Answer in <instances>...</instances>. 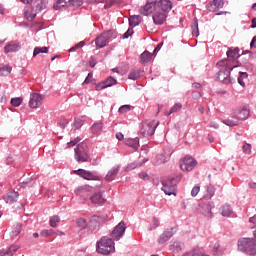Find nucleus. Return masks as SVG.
<instances>
[{"instance_id": "obj_1", "label": "nucleus", "mask_w": 256, "mask_h": 256, "mask_svg": "<svg viewBox=\"0 0 256 256\" xmlns=\"http://www.w3.org/2000/svg\"><path fill=\"white\" fill-rule=\"evenodd\" d=\"M250 110L247 107L237 108L232 112V117L227 118L223 121L225 125H228V127H235L236 125H239L241 121H245V119L249 118Z\"/></svg>"}, {"instance_id": "obj_2", "label": "nucleus", "mask_w": 256, "mask_h": 256, "mask_svg": "<svg viewBox=\"0 0 256 256\" xmlns=\"http://www.w3.org/2000/svg\"><path fill=\"white\" fill-rule=\"evenodd\" d=\"M96 251L100 255H109L110 253L115 252V242L113 239L103 236L98 242L96 246Z\"/></svg>"}, {"instance_id": "obj_3", "label": "nucleus", "mask_w": 256, "mask_h": 256, "mask_svg": "<svg viewBox=\"0 0 256 256\" xmlns=\"http://www.w3.org/2000/svg\"><path fill=\"white\" fill-rule=\"evenodd\" d=\"M238 251L247 253L248 255H255L256 240L251 238H242L238 241Z\"/></svg>"}, {"instance_id": "obj_4", "label": "nucleus", "mask_w": 256, "mask_h": 256, "mask_svg": "<svg viewBox=\"0 0 256 256\" xmlns=\"http://www.w3.org/2000/svg\"><path fill=\"white\" fill-rule=\"evenodd\" d=\"M179 181H181V177L179 176L167 178L163 182L162 191L169 196L177 195V183H179Z\"/></svg>"}, {"instance_id": "obj_5", "label": "nucleus", "mask_w": 256, "mask_h": 256, "mask_svg": "<svg viewBox=\"0 0 256 256\" xmlns=\"http://www.w3.org/2000/svg\"><path fill=\"white\" fill-rule=\"evenodd\" d=\"M227 59L221 60L217 63V65H225L229 69H235L237 65H235V60L239 59V48L232 49L230 48L227 53Z\"/></svg>"}, {"instance_id": "obj_6", "label": "nucleus", "mask_w": 256, "mask_h": 256, "mask_svg": "<svg viewBox=\"0 0 256 256\" xmlns=\"http://www.w3.org/2000/svg\"><path fill=\"white\" fill-rule=\"evenodd\" d=\"M74 157L78 163H87L89 161V147H87L86 143H80L74 149Z\"/></svg>"}, {"instance_id": "obj_7", "label": "nucleus", "mask_w": 256, "mask_h": 256, "mask_svg": "<svg viewBox=\"0 0 256 256\" xmlns=\"http://www.w3.org/2000/svg\"><path fill=\"white\" fill-rule=\"evenodd\" d=\"M158 125L159 121L155 120L143 122L140 129L141 135H143V137H151V135H154Z\"/></svg>"}, {"instance_id": "obj_8", "label": "nucleus", "mask_w": 256, "mask_h": 256, "mask_svg": "<svg viewBox=\"0 0 256 256\" xmlns=\"http://www.w3.org/2000/svg\"><path fill=\"white\" fill-rule=\"evenodd\" d=\"M218 67H220V71L218 72L217 79L225 85H229L231 83V71H233V68H229L226 65H218Z\"/></svg>"}, {"instance_id": "obj_9", "label": "nucleus", "mask_w": 256, "mask_h": 256, "mask_svg": "<svg viewBox=\"0 0 256 256\" xmlns=\"http://www.w3.org/2000/svg\"><path fill=\"white\" fill-rule=\"evenodd\" d=\"M113 39V31L109 30L102 33L95 39L96 45L99 49H103V47H107V44Z\"/></svg>"}, {"instance_id": "obj_10", "label": "nucleus", "mask_w": 256, "mask_h": 256, "mask_svg": "<svg viewBox=\"0 0 256 256\" xmlns=\"http://www.w3.org/2000/svg\"><path fill=\"white\" fill-rule=\"evenodd\" d=\"M197 166V161L191 156H185L180 162V169L183 171H193Z\"/></svg>"}, {"instance_id": "obj_11", "label": "nucleus", "mask_w": 256, "mask_h": 256, "mask_svg": "<svg viewBox=\"0 0 256 256\" xmlns=\"http://www.w3.org/2000/svg\"><path fill=\"white\" fill-rule=\"evenodd\" d=\"M171 9H173V2L171 0H156V11L169 13Z\"/></svg>"}, {"instance_id": "obj_12", "label": "nucleus", "mask_w": 256, "mask_h": 256, "mask_svg": "<svg viewBox=\"0 0 256 256\" xmlns=\"http://www.w3.org/2000/svg\"><path fill=\"white\" fill-rule=\"evenodd\" d=\"M125 222H120L112 231L111 237L114 241H119L123 235H125Z\"/></svg>"}, {"instance_id": "obj_13", "label": "nucleus", "mask_w": 256, "mask_h": 256, "mask_svg": "<svg viewBox=\"0 0 256 256\" xmlns=\"http://www.w3.org/2000/svg\"><path fill=\"white\" fill-rule=\"evenodd\" d=\"M43 103V96L39 93H32L30 94V101H29V107L31 109H39V107Z\"/></svg>"}, {"instance_id": "obj_14", "label": "nucleus", "mask_w": 256, "mask_h": 256, "mask_svg": "<svg viewBox=\"0 0 256 256\" xmlns=\"http://www.w3.org/2000/svg\"><path fill=\"white\" fill-rule=\"evenodd\" d=\"M153 11H157L156 1H148L143 7L140 8L141 15H151Z\"/></svg>"}, {"instance_id": "obj_15", "label": "nucleus", "mask_w": 256, "mask_h": 256, "mask_svg": "<svg viewBox=\"0 0 256 256\" xmlns=\"http://www.w3.org/2000/svg\"><path fill=\"white\" fill-rule=\"evenodd\" d=\"M74 174L86 179L87 181H97V176L95 174L84 169L74 170Z\"/></svg>"}, {"instance_id": "obj_16", "label": "nucleus", "mask_w": 256, "mask_h": 256, "mask_svg": "<svg viewBox=\"0 0 256 256\" xmlns=\"http://www.w3.org/2000/svg\"><path fill=\"white\" fill-rule=\"evenodd\" d=\"M76 195L82 197V199L87 200L91 197V188L89 186H82L75 190Z\"/></svg>"}, {"instance_id": "obj_17", "label": "nucleus", "mask_w": 256, "mask_h": 256, "mask_svg": "<svg viewBox=\"0 0 256 256\" xmlns=\"http://www.w3.org/2000/svg\"><path fill=\"white\" fill-rule=\"evenodd\" d=\"M21 51V43L12 41L4 47V53H17Z\"/></svg>"}, {"instance_id": "obj_18", "label": "nucleus", "mask_w": 256, "mask_h": 256, "mask_svg": "<svg viewBox=\"0 0 256 256\" xmlns=\"http://www.w3.org/2000/svg\"><path fill=\"white\" fill-rule=\"evenodd\" d=\"M39 13L33 6H28L24 9V17L27 21H33Z\"/></svg>"}, {"instance_id": "obj_19", "label": "nucleus", "mask_w": 256, "mask_h": 256, "mask_svg": "<svg viewBox=\"0 0 256 256\" xmlns=\"http://www.w3.org/2000/svg\"><path fill=\"white\" fill-rule=\"evenodd\" d=\"M167 19V13L156 10V13L153 15V21L155 25H163Z\"/></svg>"}, {"instance_id": "obj_20", "label": "nucleus", "mask_w": 256, "mask_h": 256, "mask_svg": "<svg viewBox=\"0 0 256 256\" xmlns=\"http://www.w3.org/2000/svg\"><path fill=\"white\" fill-rule=\"evenodd\" d=\"M213 204L211 202L205 203L201 205V213L204 215V217H208V219H211L213 217Z\"/></svg>"}, {"instance_id": "obj_21", "label": "nucleus", "mask_w": 256, "mask_h": 256, "mask_svg": "<svg viewBox=\"0 0 256 256\" xmlns=\"http://www.w3.org/2000/svg\"><path fill=\"white\" fill-rule=\"evenodd\" d=\"M112 85H117V80H115V78L113 77H109L106 81L96 85V91H101V89H107V87H112Z\"/></svg>"}, {"instance_id": "obj_22", "label": "nucleus", "mask_w": 256, "mask_h": 256, "mask_svg": "<svg viewBox=\"0 0 256 256\" xmlns=\"http://www.w3.org/2000/svg\"><path fill=\"white\" fill-rule=\"evenodd\" d=\"M32 7L38 12L41 13V11H45L47 9V5L49 4V1L47 0H34L32 2Z\"/></svg>"}, {"instance_id": "obj_23", "label": "nucleus", "mask_w": 256, "mask_h": 256, "mask_svg": "<svg viewBox=\"0 0 256 256\" xmlns=\"http://www.w3.org/2000/svg\"><path fill=\"white\" fill-rule=\"evenodd\" d=\"M90 201L93 205H103L107 200L103 197L101 192H96L90 197Z\"/></svg>"}, {"instance_id": "obj_24", "label": "nucleus", "mask_w": 256, "mask_h": 256, "mask_svg": "<svg viewBox=\"0 0 256 256\" xmlns=\"http://www.w3.org/2000/svg\"><path fill=\"white\" fill-rule=\"evenodd\" d=\"M185 244L181 241H175L173 244L170 245V251L172 253H179V251H183Z\"/></svg>"}, {"instance_id": "obj_25", "label": "nucleus", "mask_w": 256, "mask_h": 256, "mask_svg": "<svg viewBox=\"0 0 256 256\" xmlns=\"http://www.w3.org/2000/svg\"><path fill=\"white\" fill-rule=\"evenodd\" d=\"M17 199H19V193L18 192H10L6 196V203L8 205H13V203H16Z\"/></svg>"}, {"instance_id": "obj_26", "label": "nucleus", "mask_w": 256, "mask_h": 256, "mask_svg": "<svg viewBox=\"0 0 256 256\" xmlns=\"http://www.w3.org/2000/svg\"><path fill=\"white\" fill-rule=\"evenodd\" d=\"M119 173V167H113L110 169L105 177L106 181H114L115 177H117Z\"/></svg>"}, {"instance_id": "obj_27", "label": "nucleus", "mask_w": 256, "mask_h": 256, "mask_svg": "<svg viewBox=\"0 0 256 256\" xmlns=\"http://www.w3.org/2000/svg\"><path fill=\"white\" fill-rule=\"evenodd\" d=\"M153 59V53H150L149 51H144L140 55V63L145 65L146 63H149Z\"/></svg>"}, {"instance_id": "obj_28", "label": "nucleus", "mask_w": 256, "mask_h": 256, "mask_svg": "<svg viewBox=\"0 0 256 256\" xmlns=\"http://www.w3.org/2000/svg\"><path fill=\"white\" fill-rule=\"evenodd\" d=\"M141 78V70L138 68H134L130 71L128 75V79H131L132 81H137V79Z\"/></svg>"}, {"instance_id": "obj_29", "label": "nucleus", "mask_w": 256, "mask_h": 256, "mask_svg": "<svg viewBox=\"0 0 256 256\" xmlns=\"http://www.w3.org/2000/svg\"><path fill=\"white\" fill-rule=\"evenodd\" d=\"M125 145H128V147H132V149H135V151H137V149H139V139L138 138L126 139Z\"/></svg>"}, {"instance_id": "obj_30", "label": "nucleus", "mask_w": 256, "mask_h": 256, "mask_svg": "<svg viewBox=\"0 0 256 256\" xmlns=\"http://www.w3.org/2000/svg\"><path fill=\"white\" fill-rule=\"evenodd\" d=\"M171 237H173V231L167 230V231H164V233H162L158 241L159 243H166V241H169Z\"/></svg>"}, {"instance_id": "obj_31", "label": "nucleus", "mask_w": 256, "mask_h": 256, "mask_svg": "<svg viewBox=\"0 0 256 256\" xmlns=\"http://www.w3.org/2000/svg\"><path fill=\"white\" fill-rule=\"evenodd\" d=\"M91 132L94 135H101V133L103 132V123L99 122V123L94 124L91 127Z\"/></svg>"}, {"instance_id": "obj_32", "label": "nucleus", "mask_w": 256, "mask_h": 256, "mask_svg": "<svg viewBox=\"0 0 256 256\" xmlns=\"http://www.w3.org/2000/svg\"><path fill=\"white\" fill-rule=\"evenodd\" d=\"M141 23V16L139 15H134L130 16L129 18V25L130 27H137Z\"/></svg>"}, {"instance_id": "obj_33", "label": "nucleus", "mask_w": 256, "mask_h": 256, "mask_svg": "<svg viewBox=\"0 0 256 256\" xmlns=\"http://www.w3.org/2000/svg\"><path fill=\"white\" fill-rule=\"evenodd\" d=\"M220 213L223 217H229V215L233 213V210H231V206H229V204H224L220 209Z\"/></svg>"}, {"instance_id": "obj_34", "label": "nucleus", "mask_w": 256, "mask_h": 256, "mask_svg": "<svg viewBox=\"0 0 256 256\" xmlns=\"http://www.w3.org/2000/svg\"><path fill=\"white\" fill-rule=\"evenodd\" d=\"M63 7H67V1H66V0H57V1L54 3V6H53V8H54L56 11H59V9H63Z\"/></svg>"}, {"instance_id": "obj_35", "label": "nucleus", "mask_w": 256, "mask_h": 256, "mask_svg": "<svg viewBox=\"0 0 256 256\" xmlns=\"http://www.w3.org/2000/svg\"><path fill=\"white\" fill-rule=\"evenodd\" d=\"M215 195V188L213 186H210L207 188L206 194L204 195V199H212Z\"/></svg>"}, {"instance_id": "obj_36", "label": "nucleus", "mask_w": 256, "mask_h": 256, "mask_svg": "<svg viewBox=\"0 0 256 256\" xmlns=\"http://www.w3.org/2000/svg\"><path fill=\"white\" fill-rule=\"evenodd\" d=\"M40 53H49V48L47 47H36L34 48L33 57H37Z\"/></svg>"}, {"instance_id": "obj_37", "label": "nucleus", "mask_w": 256, "mask_h": 256, "mask_svg": "<svg viewBox=\"0 0 256 256\" xmlns=\"http://www.w3.org/2000/svg\"><path fill=\"white\" fill-rule=\"evenodd\" d=\"M61 222V217L57 216V215H54L50 218V227H57V223H60Z\"/></svg>"}, {"instance_id": "obj_38", "label": "nucleus", "mask_w": 256, "mask_h": 256, "mask_svg": "<svg viewBox=\"0 0 256 256\" xmlns=\"http://www.w3.org/2000/svg\"><path fill=\"white\" fill-rule=\"evenodd\" d=\"M13 67L11 66H0V76L1 75H9L12 71Z\"/></svg>"}, {"instance_id": "obj_39", "label": "nucleus", "mask_w": 256, "mask_h": 256, "mask_svg": "<svg viewBox=\"0 0 256 256\" xmlns=\"http://www.w3.org/2000/svg\"><path fill=\"white\" fill-rule=\"evenodd\" d=\"M10 103L12 107H19L21 103H23V98L21 97L12 98Z\"/></svg>"}, {"instance_id": "obj_40", "label": "nucleus", "mask_w": 256, "mask_h": 256, "mask_svg": "<svg viewBox=\"0 0 256 256\" xmlns=\"http://www.w3.org/2000/svg\"><path fill=\"white\" fill-rule=\"evenodd\" d=\"M22 229H23V225H21V224H16V225L14 226L13 230H12V235H13L14 237H17V235H19V233H21Z\"/></svg>"}, {"instance_id": "obj_41", "label": "nucleus", "mask_w": 256, "mask_h": 256, "mask_svg": "<svg viewBox=\"0 0 256 256\" xmlns=\"http://www.w3.org/2000/svg\"><path fill=\"white\" fill-rule=\"evenodd\" d=\"M40 235L42 237H51V235H55V230L53 229H49V230H42L40 232Z\"/></svg>"}, {"instance_id": "obj_42", "label": "nucleus", "mask_w": 256, "mask_h": 256, "mask_svg": "<svg viewBox=\"0 0 256 256\" xmlns=\"http://www.w3.org/2000/svg\"><path fill=\"white\" fill-rule=\"evenodd\" d=\"M247 72H240V77L238 78V83L241 85V87H245V82L243 81V78H247Z\"/></svg>"}, {"instance_id": "obj_43", "label": "nucleus", "mask_w": 256, "mask_h": 256, "mask_svg": "<svg viewBox=\"0 0 256 256\" xmlns=\"http://www.w3.org/2000/svg\"><path fill=\"white\" fill-rule=\"evenodd\" d=\"M76 222L78 227H81L82 229H85V227H87V220L85 218H79Z\"/></svg>"}, {"instance_id": "obj_44", "label": "nucleus", "mask_w": 256, "mask_h": 256, "mask_svg": "<svg viewBox=\"0 0 256 256\" xmlns=\"http://www.w3.org/2000/svg\"><path fill=\"white\" fill-rule=\"evenodd\" d=\"M242 151L243 153H245L246 155H251V144L249 143H245L242 147Z\"/></svg>"}, {"instance_id": "obj_45", "label": "nucleus", "mask_w": 256, "mask_h": 256, "mask_svg": "<svg viewBox=\"0 0 256 256\" xmlns=\"http://www.w3.org/2000/svg\"><path fill=\"white\" fill-rule=\"evenodd\" d=\"M69 4L72 5V7H81L83 0H69Z\"/></svg>"}, {"instance_id": "obj_46", "label": "nucleus", "mask_w": 256, "mask_h": 256, "mask_svg": "<svg viewBox=\"0 0 256 256\" xmlns=\"http://www.w3.org/2000/svg\"><path fill=\"white\" fill-rule=\"evenodd\" d=\"M182 107L183 105L181 103L174 104V106L170 108L171 113H177V111H181Z\"/></svg>"}, {"instance_id": "obj_47", "label": "nucleus", "mask_w": 256, "mask_h": 256, "mask_svg": "<svg viewBox=\"0 0 256 256\" xmlns=\"http://www.w3.org/2000/svg\"><path fill=\"white\" fill-rule=\"evenodd\" d=\"M82 47H85V42L81 41L78 44H76L74 47L69 49V52L77 51V49H81Z\"/></svg>"}, {"instance_id": "obj_48", "label": "nucleus", "mask_w": 256, "mask_h": 256, "mask_svg": "<svg viewBox=\"0 0 256 256\" xmlns=\"http://www.w3.org/2000/svg\"><path fill=\"white\" fill-rule=\"evenodd\" d=\"M119 113H129L131 111V106L130 105H123L119 108Z\"/></svg>"}, {"instance_id": "obj_49", "label": "nucleus", "mask_w": 256, "mask_h": 256, "mask_svg": "<svg viewBox=\"0 0 256 256\" xmlns=\"http://www.w3.org/2000/svg\"><path fill=\"white\" fill-rule=\"evenodd\" d=\"M82 126H83V120H81V118H76L74 120L75 129H81Z\"/></svg>"}, {"instance_id": "obj_50", "label": "nucleus", "mask_w": 256, "mask_h": 256, "mask_svg": "<svg viewBox=\"0 0 256 256\" xmlns=\"http://www.w3.org/2000/svg\"><path fill=\"white\" fill-rule=\"evenodd\" d=\"M214 4V7H216V9H222L224 2L223 0H213L212 2Z\"/></svg>"}, {"instance_id": "obj_51", "label": "nucleus", "mask_w": 256, "mask_h": 256, "mask_svg": "<svg viewBox=\"0 0 256 256\" xmlns=\"http://www.w3.org/2000/svg\"><path fill=\"white\" fill-rule=\"evenodd\" d=\"M157 227H159V220L154 218L149 226V229L150 231H153V229H157Z\"/></svg>"}, {"instance_id": "obj_52", "label": "nucleus", "mask_w": 256, "mask_h": 256, "mask_svg": "<svg viewBox=\"0 0 256 256\" xmlns=\"http://www.w3.org/2000/svg\"><path fill=\"white\" fill-rule=\"evenodd\" d=\"M199 191H201V188L199 186H194L191 191L192 197H197V195H199Z\"/></svg>"}, {"instance_id": "obj_53", "label": "nucleus", "mask_w": 256, "mask_h": 256, "mask_svg": "<svg viewBox=\"0 0 256 256\" xmlns=\"http://www.w3.org/2000/svg\"><path fill=\"white\" fill-rule=\"evenodd\" d=\"M7 251H11L12 256L15 255V253H17V251H19V246L18 245H12L10 246Z\"/></svg>"}, {"instance_id": "obj_54", "label": "nucleus", "mask_w": 256, "mask_h": 256, "mask_svg": "<svg viewBox=\"0 0 256 256\" xmlns=\"http://www.w3.org/2000/svg\"><path fill=\"white\" fill-rule=\"evenodd\" d=\"M79 141H81V138H75L74 140L67 143V147H75Z\"/></svg>"}, {"instance_id": "obj_55", "label": "nucleus", "mask_w": 256, "mask_h": 256, "mask_svg": "<svg viewBox=\"0 0 256 256\" xmlns=\"http://www.w3.org/2000/svg\"><path fill=\"white\" fill-rule=\"evenodd\" d=\"M193 35H196V37H199V24L197 21L194 22V30L192 31Z\"/></svg>"}, {"instance_id": "obj_56", "label": "nucleus", "mask_w": 256, "mask_h": 256, "mask_svg": "<svg viewBox=\"0 0 256 256\" xmlns=\"http://www.w3.org/2000/svg\"><path fill=\"white\" fill-rule=\"evenodd\" d=\"M131 35H133V28H129L127 30V32H125L123 34V39H129V37H131Z\"/></svg>"}, {"instance_id": "obj_57", "label": "nucleus", "mask_w": 256, "mask_h": 256, "mask_svg": "<svg viewBox=\"0 0 256 256\" xmlns=\"http://www.w3.org/2000/svg\"><path fill=\"white\" fill-rule=\"evenodd\" d=\"M206 9L212 13H215V11H217V7L212 3V4H208L206 6Z\"/></svg>"}, {"instance_id": "obj_58", "label": "nucleus", "mask_w": 256, "mask_h": 256, "mask_svg": "<svg viewBox=\"0 0 256 256\" xmlns=\"http://www.w3.org/2000/svg\"><path fill=\"white\" fill-rule=\"evenodd\" d=\"M114 5H115V0H110L105 3L104 9H111V7H113Z\"/></svg>"}, {"instance_id": "obj_59", "label": "nucleus", "mask_w": 256, "mask_h": 256, "mask_svg": "<svg viewBox=\"0 0 256 256\" xmlns=\"http://www.w3.org/2000/svg\"><path fill=\"white\" fill-rule=\"evenodd\" d=\"M139 178L140 179H143V181H148L149 179V174L145 173V172H142L139 174Z\"/></svg>"}, {"instance_id": "obj_60", "label": "nucleus", "mask_w": 256, "mask_h": 256, "mask_svg": "<svg viewBox=\"0 0 256 256\" xmlns=\"http://www.w3.org/2000/svg\"><path fill=\"white\" fill-rule=\"evenodd\" d=\"M5 255H8V256H13V253L11 251H8L7 249H3L1 252H0V256H5Z\"/></svg>"}, {"instance_id": "obj_61", "label": "nucleus", "mask_w": 256, "mask_h": 256, "mask_svg": "<svg viewBox=\"0 0 256 256\" xmlns=\"http://www.w3.org/2000/svg\"><path fill=\"white\" fill-rule=\"evenodd\" d=\"M91 79H93V73L88 74V76L86 77V79L83 82V85L88 84L91 81Z\"/></svg>"}, {"instance_id": "obj_62", "label": "nucleus", "mask_w": 256, "mask_h": 256, "mask_svg": "<svg viewBox=\"0 0 256 256\" xmlns=\"http://www.w3.org/2000/svg\"><path fill=\"white\" fill-rule=\"evenodd\" d=\"M251 49H256V36L253 37L251 43H250Z\"/></svg>"}, {"instance_id": "obj_63", "label": "nucleus", "mask_w": 256, "mask_h": 256, "mask_svg": "<svg viewBox=\"0 0 256 256\" xmlns=\"http://www.w3.org/2000/svg\"><path fill=\"white\" fill-rule=\"evenodd\" d=\"M123 133H121V132H118L117 134H116V138L118 139V141H123Z\"/></svg>"}, {"instance_id": "obj_64", "label": "nucleus", "mask_w": 256, "mask_h": 256, "mask_svg": "<svg viewBox=\"0 0 256 256\" xmlns=\"http://www.w3.org/2000/svg\"><path fill=\"white\" fill-rule=\"evenodd\" d=\"M7 101V98L5 97V94H0V103H5Z\"/></svg>"}]
</instances>
